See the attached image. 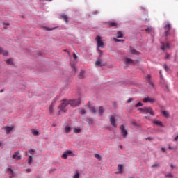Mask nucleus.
<instances>
[{
	"label": "nucleus",
	"mask_w": 178,
	"mask_h": 178,
	"mask_svg": "<svg viewBox=\"0 0 178 178\" xmlns=\"http://www.w3.org/2000/svg\"><path fill=\"white\" fill-rule=\"evenodd\" d=\"M79 79H84V71H81L79 75Z\"/></svg>",
	"instance_id": "33"
},
{
	"label": "nucleus",
	"mask_w": 178,
	"mask_h": 178,
	"mask_svg": "<svg viewBox=\"0 0 178 178\" xmlns=\"http://www.w3.org/2000/svg\"><path fill=\"white\" fill-rule=\"evenodd\" d=\"M4 91H5V90H3V89L0 90L1 93L3 92Z\"/></svg>",
	"instance_id": "56"
},
{
	"label": "nucleus",
	"mask_w": 178,
	"mask_h": 178,
	"mask_svg": "<svg viewBox=\"0 0 178 178\" xmlns=\"http://www.w3.org/2000/svg\"><path fill=\"white\" fill-rule=\"evenodd\" d=\"M65 133L69 134L70 131H72V128L69 125H67L65 128Z\"/></svg>",
	"instance_id": "25"
},
{
	"label": "nucleus",
	"mask_w": 178,
	"mask_h": 178,
	"mask_svg": "<svg viewBox=\"0 0 178 178\" xmlns=\"http://www.w3.org/2000/svg\"><path fill=\"white\" fill-rule=\"evenodd\" d=\"M73 58L74 59H77V55H76V54H73Z\"/></svg>",
	"instance_id": "49"
},
{
	"label": "nucleus",
	"mask_w": 178,
	"mask_h": 178,
	"mask_svg": "<svg viewBox=\"0 0 178 178\" xmlns=\"http://www.w3.org/2000/svg\"><path fill=\"white\" fill-rule=\"evenodd\" d=\"M165 177L173 178V175L172 173L166 174Z\"/></svg>",
	"instance_id": "38"
},
{
	"label": "nucleus",
	"mask_w": 178,
	"mask_h": 178,
	"mask_svg": "<svg viewBox=\"0 0 178 178\" xmlns=\"http://www.w3.org/2000/svg\"><path fill=\"white\" fill-rule=\"evenodd\" d=\"M109 120L113 127H115V128L118 127V124H116V118L115 117V115H110Z\"/></svg>",
	"instance_id": "4"
},
{
	"label": "nucleus",
	"mask_w": 178,
	"mask_h": 178,
	"mask_svg": "<svg viewBox=\"0 0 178 178\" xmlns=\"http://www.w3.org/2000/svg\"><path fill=\"white\" fill-rule=\"evenodd\" d=\"M132 124H134V126H136V125H137V123H136V122H132Z\"/></svg>",
	"instance_id": "58"
},
{
	"label": "nucleus",
	"mask_w": 178,
	"mask_h": 178,
	"mask_svg": "<svg viewBox=\"0 0 178 178\" xmlns=\"http://www.w3.org/2000/svg\"><path fill=\"white\" fill-rule=\"evenodd\" d=\"M97 51L99 54V56H101V55H102V51H101L99 47L97 48Z\"/></svg>",
	"instance_id": "39"
},
{
	"label": "nucleus",
	"mask_w": 178,
	"mask_h": 178,
	"mask_svg": "<svg viewBox=\"0 0 178 178\" xmlns=\"http://www.w3.org/2000/svg\"><path fill=\"white\" fill-rule=\"evenodd\" d=\"M168 48H169V43H165L163 42H161V49L163 51H165V49H168Z\"/></svg>",
	"instance_id": "11"
},
{
	"label": "nucleus",
	"mask_w": 178,
	"mask_h": 178,
	"mask_svg": "<svg viewBox=\"0 0 178 178\" xmlns=\"http://www.w3.org/2000/svg\"><path fill=\"white\" fill-rule=\"evenodd\" d=\"M146 113H149V115H152V116L155 115L154 110H152V108L151 107H147Z\"/></svg>",
	"instance_id": "13"
},
{
	"label": "nucleus",
	"mask_w": 178,
	"mask_h": 178,
	"mask_svg": "<svg viewBox=\"0 0 178 178\" xmlns=\"http://www.w3.org/2000/svg\"><path fill=\"white\" fill-rule=\"evenodd\" d=\"M107 24L109 27H118V24H116V22H108Z\"/></svg>",
	"instance_id": "18"
},
{
	"label": "nucleus",
	"mask_w": 178,
	"mask_h": 178,
	"mask_svg": "<svg viewBox=\"0 0 178 178\" xmlns=\"http://www.w3.org/2000/svg\"><path fill=\"white\" fill-rule=\"evenodd\" d=\"M61 17H62V19H63V20L65 22V23H68L67 19L69 18L67 17V15H66L65 14H62Z\"/></svg>",
	"instance_id": "23"
},
{
	"label": "nucleus",
	"mask_w": 178,
	"mask_h": 178,
	"mask_svg": "<svg viewBox=\"0 0 178 178\" xmlns=\"http://www.w3.org/2000/svg\"><path fill=\"white\" fill-rule=\"evenodd\" d=\"M31 131H32V134H33V136H40V132H38V131H37L35 129H33Z\"/></svg>",
	"instance_id": "29"
},
{
	"label": "nucleus",
	"mask_w": 178,
	"mask_h": 178,
	"mask_svg": "<svg viewBox=\"0 0 178 178\" xmlns=\"http://www.w3.org/2000/svg\"><path fill=\"white\" fill-rule=\"evenodd\" d=\"M3 26H10V24H9V23H7V24H6V23L3 22Z\"/></svg>",
	"instance_id": "52"
},
{
	"label": "nucleus",
	"mask_w": 178,
	"mask_h": 178,
	"mask_svg": "<svg viewBox=\"0 0 178 178\" xmlns=\"http://www.w3.org/2000/svg\"><path fill=\"white\" fill-rule=\"evenodd\" d=\"M138 111H140L142 113H147V107L140 108Z\"/></svg>",
	"instance_id": "24"
},
{
	"label": "nucleus",
	"mask_w": 178,
	"mask_h": 178,
	"mask_svg": "<svg viewBox=\"0 0 178 178\" xmlns=\"http://www.w3.org/2000/svg\"><path fill=\"white\" fill-rule=\"evenodd\" d=\"M29 154H31V155H34L33 153L35 152L34 149H30L29 151Z\"/></svg>",
	"instance_id": "44"
},
{
	"label": "nucleus",
	"mask_w": 178,
	"mask_h": 178,
	"mask_svg": "<svg viewBox=\"0 0 178 178\" xmlns=\"http://www.w3.org/2000/svg\"><path fill=\"white\" fill-rule=\"evenodd\" d=\"M72 178H80V173H79V171H76V173L72 177Z\"/></svg>",
	"instance_id": "32"
},
{
	"label": "nucleus",
	"mask_w": 178,
	"mask_h": 178,
	"mask_svg": "<svg viewBox=\"0 0 178 178\" xmlns=\"http://www.w3.org/2000/svg\"><path fill=\"white\" fill-rule=\"evenodd\" d=\"M65 154H67V155H72L73 152L70 150H67V151H65Z\"/></svg>",
	"instance_id": "42"
},
{
	"label": "nucleus",
	"mask_w": 178,
	"mask_h": 178,
	"mask_svg": "<svg viewBox=\"0 0 178 178\" xmlns=\"http://www.w3.org/2000/svg\"><path fill=\"white\" fill-rule=\"evenodd\" d=\"M13 159L15 161H20L22 159V156H20V151H17L13 155Z\"/></svg>",
	"instance_id": "5"
},
{
	"label": "nucleus",
	"mask_w": 178,
	"mask_h": 178,
	"mask_svg": "<svg viewBox=\"0 0 178 178\" xmlns=\"http://www.w3.org/2000/svg\"><path fill=\"white\" fill-rule=\"evenodd\" d=\"M174 141H178V135L174 138Z\"/></svg>",
	"instance_id": "53"
},
{
	"label": "nucleus",
	"mask_w": 178,
	"mask_h": 178,
	"mask_svg": "<svg viewBox=\"0 0 178 178\" xmlns=\"http://www.w3.org/2000/svg\"><path fill=\"white\" fill-rule=\"evenodd\" d=\"M143 101L145 103L150 102V104H154V102H155V99L151 97H145Z\"/></svg>",
	"instance_id": "8"
},
{
	"label": "nucleus",
	"mask_w": 178,
	"mask_h": 178,
	"mask_svg": "<svg viewBox=\"0 0 178 178\" xmlns=\"http://www.w3.org/2000/svg\"><path fill=\"white\" fill-rule=\"evenodd\" d=\"M169 58H170V55L166 54L165 59H169Z\"/></svg>",
	"instance_id": "51"
},
{
	"label": "nucleus",
	"mask_w": 178,
	"mask_h": 178,
	"mask_svg": "<svg viewBox=\"0 0 178 178\" xmlns=\"http://www.w3.org/2000/svg\"><path fill=\"white\" fill-rule=\"evenodd\" d=\"M124 63L125 65H134V61H133V60L130 58H125Z\"/></svg>",
	"instance_id": "14"
},
{
	"label": "nucleus",
	"mask_w": 178,
	"mask_h": 178,
	"mask_svg": "<svg viewBox=\"0 0 178 178\" xmlns=\"http://www.w3.org/2000/svg\"><path fill=\"white\" fill-rule=\"evenodd\" d=\"M146 80L147 81V83L148 84H149V86L154 87V83H152V81H151V75H147L146 77Z\"/></svg>",
	"instance_id": "15"
},
{
	"label": "nucleus",
	"mask_w": 178,
	"mask_h": 178,
	"mask_svg": "<svg viewBox=\"0 0 178 178\" xmlns=\"http://www.w3.org/2000/svg\"><path fill=\"white\" fill-rule=\"evenodd\" d=\"M169 149H173V148H172V147L169 146Z\"/></svg>",
	"instance_id": "61"
},
{
	"label": "nucleus",
	"mask_w": 178,
	"mask_h": 178,
	"mask_svg": "<svg viewBox=\"0 0 178 178\" xmlns=\"http://www.w3.org/2000/svg\"><path fill=\"white\" fill-rule=\"evenodd\" d=\"M118 173L122 174L123 172V165L119 164L118 165Z\"/></svg>",
	"instance_id": "21"
},
{
	"label": "nucleus",
	"mask_w": 178,
	"mask_h": 178,
	"mask_svg": "<svg viewBox=\"0 0 178 178\" xmlns=\"http://www.w3.org/2000/svg\"><path fill=\"white\" fill-rule=\"evenodd\" d=\"M95 158H96L99 161H101V156L98 154H95Z\"/></svg>",
	"instance_id": "36"
},
{
	"label": "nucleus",
	"mask_w": 178,
	"mask_h": 178,
	"mask_svg": "<svg viewBox=\"0 0 178 178\" xmlns=\"http://www.w3.org/2000/svg\"><path fill=\"white\" fill-rule=\"evenodd\" d=\"M88 108L90 109V112H92V113H95V112H97V110L95 109V107H94L93 106L89 105Z\"/></svg>",
	"instance_id": "20"
},
{
	"label": "nucleus",
	"mask_w": 178,
	"mask_h": 178,
	"mask_svg": "<svg viewBox=\"0 0 178 178\" xmlns=\"http://www.w3.org/2000/svg\"><path fill=\"white\" fill-rule=\"evenodd\" d=\"M68 104L72 108H77L81 104V98L79 97L78 99H70L68 100Z\"/></svg>",
	"instance_id": "2"
},
{
	"label": "nucleus",
	"mask_w": 178,
	"mask_h": 178,
	"mask_svg": "<svg viewBox=\"0 0 178 178\" xmlns=\"http://www.w3.org/2000/svg\"><path fill=\"white\" fill-rule=\"evenodd\" d=\"M162 113H163V116H165V118H169V111H163Z\"/></svg>",
	"instance_id": "28"
},
{
	"label": "nucleus",
	"mask_w": 178,
	"mask_h": 178,
	"mask_svg": "<svg viewBox=\"0 0 178 178\" xmlns=\"http://www.w3.org/2000/svg\"><path fill=\"white\" fill-rule=\"evenodd\" d=\"M120 148H121V149H123V146L120 145Z\"/></svg>",
	"instance_id": "60"
},
{
	"label": "nucleus",
	"mask_w": 178,
	"mask_h": 178,
	"mask_svg": "<svg viewBox=\"0 0 178 178\" xmlns=\"http://www.w3.org/2000/svg\"><path fill=\"white\" fill-rule=\"evenodd\" d=\"M62 158H63L64 159H67V154L65 152L62 155Z\"/></svg>",
	"instance_id": "37"
},
{
	"label": "nucleus",
	"mask_w": 178,
	"mask_h": 178,
	"mask_svg": "<svg viewBox=\"0 0 178 178\" xmlns=\"http://www.w3.org/2000/svg\"><path fill=\"white\" fill-rule=\"evenodd\" d=\"M113 40L114 41H115V42H119L120 41H122L121 40L116 39L115 38H114Z\"/></svg>",
	"instance_id": "48"
},
{
	"label": "nucleus",
	"mask_w": 178,
	"mask_h": 178,
	"mask_svg": "<svg viewBox=\"0 0 178 178\" xmlns=\"http://www.w3.org/2000/svg\"><path fill=\"white\" fill-rule=\"evenodd\" d=\"M154 124H156L157 126H163V124H162V122L161 121H158L156 120L154 122Z\"/></svg>",
	"instance_id": "30"
},
{
	"label": "nucleus",
	"mask_w": 178,
	"mask_h": 178,
	"mask_svg": "<svg viewBox=\"0 0 178 178\" xmlns=\"http://www.w3.org/2000/svg\"><path fill=\"white\" fill-rule=\"evenodd\" d=\"M8 51L3 50L2 48L0 47V55L2 54L4 56H8Z\"/></svg>",
	"instance_id": "19"
},
{
	"label": "nucleus",
	"mask_w": 178,
	"mask_h": 178,
	"mask_svg": "<svg viewBox=\"0 0 178 178\" xmlns=\"http://www.w3.org/2000/svg\"><path fill=\"white\" fill-rule=\"evenodd\" d=\"M69 104V100L64 99L61 101L60 106H58V115H62V113H65L66 112V107Z\"/></svg>",
	"instance_id": "1"
},
{
	"label": "nucleus",
	"mask_w": 178,
	"mask_h": 178,
	"mask_svg": "<svg viewBox=\"0 0 178 178\" xmlns=\"http://www.w3.org/2000/svg\"><path fill=\"white\" fill-rule=\"evenodd\" d=\"M159 164H154L153 165H152V168H159Z\"/></svg>",
	"instance_id": "45"
},
{
	"label": "nucleus",
	"mask_w": 178,
	"mask_h": 178,
	"mask_svg": "<svg viewBox=\"0 0 178 178\" xmlns=\"http://www.w3.org/2000/svg\"><path fill=\"white\" fill-rule=\"evenodd\" d=\"M31 162H33V156H29L28 158V163L29 165H31Z\"/></svg>",
	"instance_id": "34"
},
{
	"label": "nucleus",
	"mask_w": 178,
	"mask_h": 178,
	"mask_svg": "<svg viewBox=\"0 0 178 178\" xmlns=\"http://www.w3.org/2000/svg\"><path fill=\"white\" fill-rule=\"evenodd\" d=\"M14 127H4V130L6 131V134H9V133H10V131H12V130H13Z\"/></svg>",
	"instance_id": "12"
},
{
	"label": "nucleus",
	"mask_w": 178,
	"mask_h": 178,
	"mask_svg": "<svg viewBox=\"0 0 178 178\" xmlns=\"http://www.w3.org/2000/svg\"><path fill=\"white\" fill-rule=\"evenodd\" d=\"M49 113L52 115L55 112V102H52L49 106Z\"/></svg>",
	"instance_id": "10"
},
{
	"label": "nucleus",
	"mask_w": 178,
	"mask_h": 178,
	"mask_svg": "<svg viewBox=\"0 0 178 178\" xmlns=\"http://www.w3.org/2000/svg\"><path fill=\"white\" fill-rule=\"evenodd\" d=\"M1 146H2V143L0 142V147H1Z\"/></svg>",
	"instance_id": "63"
},
{
	"label": "nucleus",
	"mask_w": 178,
	"mask_h": 178,
	"mask_svg": "<svg viewBox=\"0 0 178 178\" xmlns=\"http://www.w3.org/2000/svg\"><path fill=\"white\" fill-rule=\"evenodd\" d=\"M117 38H123V33H122V31L117 33Z\"/></svg>",
	"instance_id": "26"
},
{
	"label": "nucleus",
	"mask_w": 178,
	"mask_h": 178,
	"mask_svg": "<svg viewBox=\"0 0 178 178\" xmlns=\"http://www.w3.org/2000/svg\"><path fill=\"white\" fill-rule=\"evenodd\" d=\"M81 129L80 128H74V133L79 134L81 133Z\"/></svg>",
	"instance_id": "31"
},
{
	"label": "nucleus",
	"mask_w": 178,
	"mask_h": 178,
	"mask_svg": "<svg viewBox=\"0 0 178 178\" xmlns=\"http://www.w3.org/2000/svg\"><path fill=\"white\" fill-rule=\"evenodd\" d=\"M146 140L148 141H152V140H154V138H151V137H148L146 138Z\"/></svg>",
	"instance_id": "47"
},
{
	"label": "nucleus",
	"mask_w": 178,
	"mask_h": 178,
	"mask_svg": "<svg viewBox=\"0 0 178 178\" xmlns=\"http://www.w3.org/2000/svg\"><path fill=\"white\" fill-rule=\"evenodd\" d=\"M144 118H145V119H148V117L145 116Z\"/></svg>",
	"instance_id": "62"
},
{
	"label": "nucleus",
	"mask_w": 178,
	"mask_h": 178,
	"mask_svg": "<svg viewBox=\"0 0 178 178\" xmlns=\"http://www.w3.org/2000/svg\"><path fill=\"white\" fill-rule=\"evenodd\" d=\"M120 129L121 130V133L122 134L124 138H126L128 133H127V130H125V129H124V125H123V124L121 125Z\"/></svg>",
	"instance_id": "6"
},
{
	"label": "nucleus",
	"mask_w": 178,
	"mask_h": 178,
	"mask_svg": "<svg viewBox=\"0 0 178 178\" xmlns=\"http://www.w3.org/2000/svg\"><path fill=\"white\" fill-rule=\"evenodd\" d=\"M170 167L172 168V169H175V168H176L175 165H173V164H171Z\"/></svg>",
	"instance_id": "54"
},
{
	"label": "nucleus",
	"mask_w": 178,
	"mask_h": 178,
	"mask_svg": "<svg viewBox=\"0 0 178 178\" xmlns=\"http://www.w3.org/2000/svg\"><path fill=\"white\" fill-rule=\"evenodd\" d=\"M165 29L166 30L165 31V37H168V35H169V31H170V29H171V26H170V24H167L165 26Z\"/></svg>",
	"instance_id": "7"
},
{
	"label": "nucleus",
	"mask_w": 178,
	"mask_h": 178,
	"mask_svg": "<svg viewBox=\"0 0 178 178\" xmlns=\"http://www.w3.org/2000/svg\"><path fill=\"white\" fill-rule=\"evenodd\" d=\"M95 65L97 66H99L100 67H102V66H105V64L104 63V62H102V60L101 58L97 59Z\"/></svg>",
	"instance_id": "9"
},
{
	"label": "nucleus",
	"mask_w": 178,
	"mask_h": 178,
	"mask_svg": "<svg viewBox=\"0 0 178 178\" xmlns=\"http://www.w3.org/2000/svg\"><path fill=\"white\" fill-rule=\"evenodd\" d=\"M7 172L8 175H10L9 177L12 178L13 176H15V173L13 172V170L11 168H8Z\"/></svg>",
	"instance_id": "17"
},
{
	"label": "nucleus",
	"mask_w": 178,
	"mask_h": 178,
	"mask_svg": "<svg viewBox=\"0 0 178 178\" xmlns=\"http://www.w3.org/2000/svg\"><path fill=\"white\" fill-rule=\"evenodd\" d=\"M104 112H105V109H104V106H99L98 110V113L100 116H102L104 114Z\"/></svg>",
	"instance_id": "16"
},
{
	"label": "nucleus",
	"mask_w": 178,
	"mask_h": 178,
	"mask_svg": "<svg viewBox=\"0 0 178 178\" xmlns=\"http://www.w3.org/2000/svg\"><path fill=\"white\" fill-rule=\"evenodd\" d=\"M163 67H164L165 72H169V67H168V65L166 64H165L163 65Z\"/></svg>",
	"instance_id": "40"
},
{
	"label": "nucleus",
	"mask_w": 178,
	"mask_h": 178,
	"mask_svg": "<svg viewBox=\"0 0 178 178\" xmlns=\"http://www.w3.org/2000/svg\"><path fill=\"white\" fill-rule=\"evenodd\" d=\"M159 74H161V77H162V71H159Z\"/></svg>",
	"instance_id": "59"
},
{
	"label": "nucleus",
	"mask_w": 178,
	"mask_h": 178,
	"mask_svg": "<svg viewBox=\"0 0 178 178\" xmlns=\"http://www.w3.org/2000/svg\"><path fill=\"white\" fill-rule=\"evenodd\" d=\"M95 41L97 42V48H104L105 44L104 43V42H102L101 36H97L95 38Z\"/></svg>",
	"instance_id": "3"
},
{
	"label": "nucleus",
	"mask_w": 178,
	"mask_h": 178,
	"mask_svg": "<svg viewBox=\"0 0 178 178\" xmlns=\"http://www.w3.org/2000/svg\"><path fill=\"white\" fill-rule=\"evenodd\" d=\"M45 30H47V31H51V30H54V29H49V27H45Z\"/></svg>",
	"instance_id": "43"
},
{
	"label": "nucleus",
	"mask_w": 178,
	"mask_h": 178,
	"mask_svg": "<svg viewBox=\"0 0 178 178\" xmlns=\"http://www.w3.org/2000/svg\"><path fill=\"white\" fill-rule=\"evenodd\" d=\"M145 30H146V33H151V29H147Z\"/></svg>",
	"instance_id": "50"
},
{
	"label": "nucleus",
	"mask_w": 178,
	"mask_h": 178,
	"mask_svg": "<svg viewBox=\"0 0 178 178\" xmlns=\"http://www.w3.org/2000/svg\"><path fill=\"white\" fill-rule=\"evenodd\" d=\"M26 171L29 173L31 172V170L30 169H26Z\"/></svg>",
	"instance_id": "57"
},
{
	"label": "nucleus",
	"mask_w": 178,
	"mask_h": 178,
	"mask_svg": "<svg viewBox=\"0 0 178 178\" xmlns=\"http://www.w3.org/2000/svg\"><path fill=\"white\" fill-rule=\"evenodd\" d=\"M133 101V99L132 98H129L127 101V104H130L131 102Z\"/></svg>",
	"instance_id": "46"
},
{
	"label": "nucleus",
	"mask_w": 178,
	"mask_h": 178,
	"mask_svg": "<svg viewBox=\"0 0 178 178\" xmlns=\"http://www.w3.org/2000/svg\"><path fill=\"white\" fill-rule=\"evenodd\" d=\"M130 52L132 53L134 55H138V51L136 50L135 49H133V47H130Z\"/></svg>",
	"instance_id": "22"
},
{
	"label": "nucleus",
	"mask_w": 178,
	"mask_h": 178,
	"mask_svg": "<svg viewBox=\"0 0 178 178\" xmlns=\"http://www.w3.org/2000/svg\"><path fill=\"white\" fill-rule=\"evenodd\" d=\"M161 150H163V152H165V151H166V149H165V147H162V148H161Z\"/></svg>",
	"instance_id": "55"
},
{
	"label": "nucleus",
	"mask_w": 178,
	"mask_h": 178,
	"mask_svg": "<svg viewBox=\"0 0 178 178\" xmlns=\"http://www.w3.org/2000/svg\"><path fill=\"white\" fill-rule=\"evenodd\" d=\"M138 106H143V103L138 102V104H136L135 105V107H136V108H138Z\"/></svg>",
	"instance_id": "41"
},
{
	"label": "nucleus",
	"mask_w": 178,
	"mask_h": 178,
	"mask_svg": "<svg viewBox=\"0 0 178 178\" xmlns=\"http://www.w3.org/2000/svg\"><path fill=\"white\" fill-rule=\"evenodd\" d=\"M79 113L81 115H86V110H84V108H81L79 110Z\"/></svg>",
	"instance_id": "35"
},
{
	"label": "nucleus",
	"mask_w": 178,
	"mask_h": 178,
	"mask_svg": "<svg viewBox=\"0 0 178 178\" xmlns=\"http://www.w3.org/2000/svg\"><path fill=\"white\" fill-rule=\"evenodd\" d=\"M6 63H7V65H13V60H12V58L8 59L6 60Z\"/></svg>",
	"instance_id": "27"
}]
</instances>
